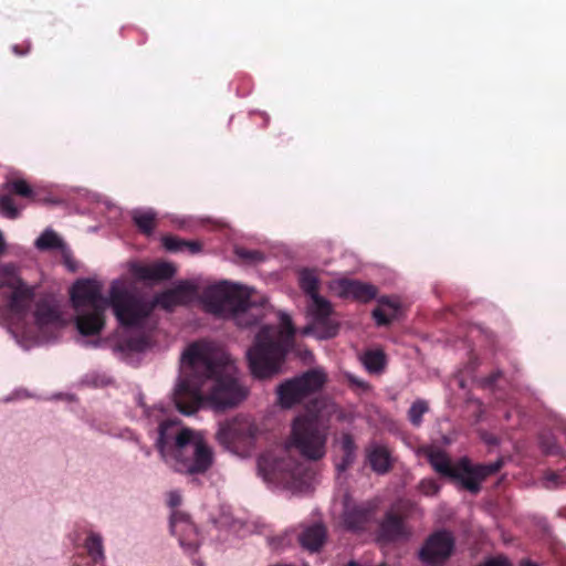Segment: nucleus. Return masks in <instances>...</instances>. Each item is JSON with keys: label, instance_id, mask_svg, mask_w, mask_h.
Returning <instances> with one entry per match:
<instances>
[{"label": "nucleus", "instance_id": "nucleus-40", "mask_svg": "<svg viewBox=\"0 0 566 566\" xmlns=\"http://www.w3.org/2000/svg\"><path fill=\"white\" fill-rule=\"evenodd\" d=\"M31 49H32V44L30 41H24L20 44L12 45V52L17 56H24V55L29 54Z\"/></svg>", "mask_w": 566, "mask_h": 566}, {"label": "nucleus", "instance_id": "nucleus-20", "mask_svg": "<svg viewBox=\"0 0 566 566\" xmlns=\"http://www.w3.org/2000/svg\"><path fill=\"white\" fill-rule=\"evenodd\" d=\"M133 274L142 281H165L171 279L176 268L168 262H157L150 265H134Z\"/></svg>", "mask_w": 566, "mask_h": 566}, {"label": "nucleus", "instance_id": "nucleus-15", "mask_svg": "<svg viewBox=\"0 0 566 566\" xmlns=\"http://www.w3.org/2000/svg\"><path fill=\"white\" fill-rule=\"evenodd\" d=\"M197 287L188 281L179 282L175 287L159 293L153 304L160 306L166 311H171L176 306L189 304L196 296Z\"/></svg>", "mask_w": 566, "mask_h": 566}, {"label": "nucleus", "instance_id": "nucleus-11", "mask_svg": "<svg viewBox=\"0 0 566 566\" xmlns=\"http://www.w3.org/2000/svg\"><path fill=\"white\" fill-rule=\"evenodd\" d=\"M6 300L8 311L18 318H23L33 300L34 289L29 286L17 273L14 266L4 265L0 270V291Z\"/></svg>", "mask_w": 566, "mask_h": 566}, {"label": "nucleus", "instance_id": "nucleus-25", "mask_svg": "<svg viewBox=\"0 0 566 566\" xmlns=\"http://www.w3.org/2000/svg\"><path fill=\"white\" fill-rule=\"evenodd\" d=\"M132 218L142 233L150 235L154 232L157 220V213L154 210H135Z\"/></svg>", "mask_w": 566, "mask_h": 566}, {"label": "nucleus", "instance_id": "nucleus-12", "mask_svg": "<svg viewBox=\"0 0 566 566\" xmlns=\"http://www.w3.org/2000/svg\"><path fill=\"white\" fill-rule=\"evenodd\" d=\"M307 310L312 322L302 329L303 335L314 334L322 339L333 338L337 335L339 326L331 319L333 310L326 298L322 297L319 294L314 295L311 297Z\"/></svg>", "mask_w": 566, "mask_h": 566}, {"label": "nucleus", "instance_id": "nucleus-36", "mask_svg": "<svg viewBox=\"0 0 566 566\" xmlns=\"http://www.w3.org/2000/svg\"><path fill=\"white\" fill-rule=\"evenodd\" d=\"M418 489L422 494L432 496L439 493L440 485L433 479H423L419 482Z\"/></svg>", "mask_w": 566, "mask_h": 566}, {"label": "nucleus", "instance_id": "nucleus-49", "mask_svg": "<svg viewBox=\"0 0 566 566\" xmlns=\"http://www.w3.org/2000/svg\"><path fill=\"white\" fill-rule=\"evenodd\" d=\"M146 413L148 417H151V415H153L149 410H146Z\"/></svg>", "mask_w": 566, "mask_h": 566}, {"label": "nucleus", "instance_id": "nucleus-23", "mask_svg": "<svg viewBox=\"0 0 566 566\" xmlns=\"http://www.w3.org/2000/svg\"><path fill=\"white\" fill-rule=\"evenodd\" d=\"M301 545L310 552H318L326 539V530L322 524L306 527L298 536Z\"/></svg>", "mask_w": 566, "mask_h": 566}, {"label": "nucleus", "instance_id": "nucleus-44", "mask_svg": "<svg viewBox=\"0 0 566 566\" xmlns=\"http://www.w3.org/2000/svg\"><path fill=\"white\" fill-rule=\"evenodd\" d=\"M185 248H187L192 254H195L201 250V244L197 241H186Z\"/></svg>", "mask_w": 566, "mask_h": 566}, {"label": "nucleus", "instance_id": "nucleus-4", "mask_svg": "<svg viewBox=\"0 0 566 566\" xmlns=\"http://www.w3.org/2000/svg\"><path fill=\"white\" fill-rule=\"evenodd\" d=\"M424 455L438 474L459 482L463 489L473 494L480 492L483 480L495 474L503 467L502 460L472 465L468 458H462L453 464L447 452L433 447L426 449Z\"/></svg>", "mask_w": 566, "mask_h": 566}, {"label": "nucleus", "instance_id": "nucleus-22", "mask_svg": "<svg viewBox=\"0 0 566 566\" xmlns=\"http://www.w3.org/2000/svg\"><path fill=\"white\" fill-rule=\"evenodd\" d=\"M375 506L369 503H361L353 507H348L344 513V522L350 530H364L371 520Z\"/></svg>", "mask_w": 566, "mask_h": 566}, {"label": "nucleus", "instance_id": "nucleus-35", "mask_svg": "<svg viewBox=\"0 0 566 566\" xmlns=\"http://www.w3.org/2000/svg\"><path fill=\"white\" fill-rule=\"evenodd\" d=\"M345 378L348 382V386L358 392H367L371 389V386L365 381L364 379L353 375V374H345Z\"/></svg>", "mask_w": 566, "mask_h": 566}, {"label": "nucleus", "instance_id": "nucleus-30", "mask_svg": "<svg viewBox=\"0 0 566 566\" xmlns=\"http://www.w3.org/2000/svg\"><path fill=\"white\" fill-rule=\"evenodd\" d=\"M6 189L11 196L15 195L32 201L36 200V192L24 179L15 178L8 181Z\"/></svg>", "mask_w": 566, "mask_h": 566}, {"label": "nucleus", "instance_id": "nucleus-42", "mask_svg": "<svg viewBox=\"0 0 566 566\" xmlns=\"http://www.w3.org/2000/svg\"><path fill=\"white\" fill-rule=\"evenodd\" d=\"M356 455L343 454L340 462L337 464L338 471H346L355 461Z\"/></svg>", "mask_w": 566, "mask_h": 566}, {"label": "nucleus", "instance_id": "nucleus-43", "mask_svg": "<svg viewBox=\"0 0 566 566\" xmlns=\"http://www.w3.org/2000/svg\"><path fill=\"white\" fill-rule=\"evenodd\" d=\"M502 377L501 370H495L484 378L483 384L485 387H492Z\"/></svg>", "mask_w": 566, "mask_h": 566}, {"label": "nucleus", "instance_id": "nucleus-24", "mask_svg": "<svg viewBox=\"0 0 566 566\" xmlns=\"http://www.w3.org/2000/svg\"><path fill=\"white\" fill-rule=\"evenodd\" d=\"M399 305L389 297L378 300V306L373 311V317L378 326H387L397 318Z\"/></svg>", "mask_w": 566, "mask_h": 566}, {"label": "nucleus", "instance_id": "nucleus-48", "mask_svg": "<svg viewBox=\"0 0 566 566\" xmlns=\"http://www.w3.org/2000/svg\"><path fill=\"white\" fill-rule=\"evenodd\" d=\"M347 566H359L356 562H350Z\"/></svg>", "mask_w": 566, "mask_h": 566}, {"label": "nucleus", "instance_id": "nucleus-37", "mask_svg": "<svg viewBox=\"0 0 566 566\" xmlns=\"http://www.w3.org/2000/svg\"><path fill=\"white\" fill-rule=\"evenodd\" d=\"M186 240L179 239L174 235H166L163 238V244L166 250L170 252H178L185 249Z\"/></svg>", "mask_w": 566, "mask_h": 566}, {"label": "nucleus", "instance_id": "nucleus-6", "mask_svg": "<svg viewBox=\"0 0 566 566\" xmlns=\"http://www.w3.org/2000/svg\"><path fill=\"white\" fill-rule=\"evenodd\" d=\"M176 447V452L166 462L175 472L187 475L205 474L212 467V448L200 433L182 428L177 437Z\"/></svg>", "mask_w": 566, "mask_h": 566}, {"label": "nucleus", "instance_id": "nucleus-14", "mask_svg": "<svg viewBox=\"0 0 566 566\" xmlns=\"http://www.w3.org/2000/svg\"><path fill=\"white\" fill-rule=\"evenodd\" d=\"M454 538L448 531L431 534L419 552V558L427 565L434 566L444 563L452 554Z\"/></svg>", "mask_w": 566, "mask_h": 566}, {"label": "nucleus", "instance_id": "nucleus-28", "mask_svg": "<svg viewBox=\"0 0 566 566\" xmlns=\"http://www.w3.org/2000/svg\"><path fill=\"white\" fill-rule=\"evenodd\" d=\"M318 284L319 280L315 270L303 269L298 272V285L310 297L318 294Z\"/></svg>", "mask_w": 566, "mask_h": 566}, {"label": "nucleus", "instance_id": "nucleus-2", "mask_svg": "<svg viewBox=\"0 0 566 566\" xmlns=\"http://www.w3.org/2000/svg\"><path fill=\"white\" fill-rule=\"evenodd\" d=\"M296 329L291 317L281 313L279 325H264L247 353L251 374L259 379L280 373L294 346Z\"/></svg>", "mask_w": 566, "mask_h": 566}, {"label": "nucleus", "instance_id": "nucleus-31", "mask_svg": "<svg viewBox=\"0 0 566 566\" xmlns=\"http://www.w3.org/2000/svg\"><path fill=\"white\" fill-rule=\"evenodd\" d=\"M365 368L371 374H378L386 366V356L381 350H367L363 357Z\"/></svg>", "mask_w": 566, "mask_h": 566}, {"label": "nucleus", "instance_id": "nucleus-38", "mask_svg": "<svg viewBox=\"0 0 566 566\" xmlns=\"http://www.w3.org/2000/svg\"><path fill=\"white\" fill-rule=\"evenodd\" d=\"M342 450L343 454L356 455V443L350 433H343L342 436Z\"/></svg>", "mask_w": 566, "mask_h": 566}, {"label": "nucleus", "instance_id": "nucleus-33", "mask_svg": "<svg viewBox=\"0 0 566 566\" xmlns=\"http://www.w3.org/2000/svg\"><path fill=\"white\" fill-rule=\"evenodd\" d=\"M0 214L11 220L20 217V210L10 193L0 197Z\"/></svg>", "mask_w": 566, "mask_h": 566}, {"label": "nucleus", "instance_id": "nucleus-29", "mask_svg": "<svg viewBox=\"0 0 566 566\" xmlns=\"http://www.w3.org/2000/svg\"><path fill=\"white\" fill-rule=\"evenodd\" d=\"M35 247L41 251L64 250L65 243L53 230H45L35 241Z\"/></svg>", "mask_w": 566, "mask_h": 566}, {"label": "nucleus", "instance_id": "nucleus-32", "mask_svg": "<svg viewBox=\"0 0 566 566\" xmlns=\"http://www.w3.org/2000/svg\"><path fill=\"white\" fill-rule=\"evenodd\" d=\"M429 411V405L423 399H417L413 401L408 410V420L415 427H420L422 423V417Z\"/></svg>", "mask_w": 566, "mask_h": 566}, {"label": "nucleus", "instance_id": "nucleus-46", "mask_svg": "<svg viewBox=\"0 0 566 566\" xmlns=\"http://www.w3.org/2000/svg\"><path fill=\"white\" fill-rule=\"evenodd\" d=\"M545 480H546L547 482H552V483H554L555 485H558V482H559V475H558L557 473H555V472H552V471H551V472H547V473L545 474Z\"/></svg>", "mask_w": 566, "mask_h": 566}, {"label": "nucleus", "instance_id": "nucleus-8", "mask_svg": "<svg viewBox=\"0 0 566 566\" xmlns=\"http://www.w3.org/2000/svg\"><path fill=\"white\" fill-rule=\"evenodd\" d=\"M108 306L122 326L137 327L151 314L155 304L130 292L123 283L113 282L109 289Z\"/></svg>", "mask_w": 566, "mask_h": 566}, {"label": "nucleus", "instance_id": "nucleus-47", "mask_svg": "<svg viewBox=\"0 0 566 566\" xmlns=\"http://www.w3.org/2000/svg\"><path fill=\"white\" fill-rule=\"evenodd\" d=\"M4 247H6V243H4V240H3L2 233L0 232V254H2V253H3V251H4Z\"/></svg>", "mask_w": 566, "mask_h": 566}, {"label": "nucleus", "instance_id": "nucleus-3", "mask_svg": "<svg viewBox=\"0 0 566 566\" xmlns=\"http://www.w3.org/2000/svg\"><path fill=\"white\" fill-rule=\"evenodd\" d=\"M108 297L103 296L102 285L94 280H78L71 289V302L77 315L75 325L83 336L98 335L105 325Z\"/></svg>", "mask_w": 566, "mask_h": 566}, {"label": "nucleus", "instance_id": "nucleus-18", "mask_svg": "<svg viewBox=\"0 0 566 566\" xmlns=\"http://www.w3.org/2000/svg\"><path fill=\"white\" fill-rule=\"evenodd\" d=\"M182 429L177 428V423L172 420H164L159 424L158 438L156 440V448L166 463L176 452L177 437L181 433Z\"/></svg>", "mask_w": 566, "mask_h": 566}, {"label": "nucleus", "instance_id": "nucleus-39", "mask_svg": "<svg viewBox=\"0 0 566 566\" xmlns=\"http://www.w3.org/2000/svg\"><path fill=\"white\" fill-rule=\"evenodd\" d=\"M483 566H511L509 560L503 557H496L489 559ZM521 566H537L535 563L525 559L521 562Z\"/></svg>", "mask_w": 566, "mask_h": 566}, {"label": "nucleus", "instance_id": "nucleus-9", "mask_svg": "<svg viewBox=\"0 0 566 566\" xmlns=\"http://www.w3.org/2000/svg\"><path fill=\"white\" fill-rule=\"evenodd\" d=\"M290 441L304 458L316 461L326 453L327 431L316 417L298 416L292 423Z\"/></svg>", "mask_w": 566, "mask_h": 566}, {"label": "nucleus", "instance_id": "nucleus-27", "mask_svg": "<svg viewBox=\"0 0 566 566\" xmlns=\"http://www.w3.org/2000/svg\"><path fill=\"white\" fill-rule=\"evenodd\" d=\"M84 548L93 563L97 564L105 559L103 538L99 534L90 532L85 538Z\"/></svg>", "mask_w": 566, "mask_h": 566}, {"label": "nucleus", "instance_id": "nucleus-17", "mask_svg": "<svg viewBox=\"0 0 566 566\" xmlns=\"http://www.w3.org/2000/svg\"><path fill=\"white\" fill-rule=\"evenodd\" d=\"M337 293L340 297L349 298L361 303H368L376 298L378 289L366 282L353 279H340L337 282Z\"/></svg>", "mask_w": 566, "mask_h": 566}, {"label": "nucleus", "instance_id": "nucleus-34", "mask_svg": "<svg viewBox=\"0 0 566 566\" xmlns=\"http://www.w3.org/2000/svg\"><path fill=\"white\" fill-rule=\"evenodd\" d=\"M235 255L248 264H258L265 260V256L261 251L245 248H237Z\"/></svg>", "mask_w": 566, "mask_h": 566}, {"label": "nucleus", "instance_id": "nucleus-45", "mask_svg": "<svg viewBox=\"0 0 566 566\" xmlns=\"http://www.w3.org/2000/svg\"><path fill=\"white\" fill-rule=\"evenodd\" d=\"M181 503V497L178 493L171 492L169 494V505L170 506H178Z\"/></svg>", "mask_w": 566, "mask_h": 566}, {"label": "nucleus", "instance_id": "nucleus-13", "mask_svg": "<svg viewBox=\"0 0 566 566\" xmlns=\"http://www.w3.org/2000/svg\"><path fill=\"white\" fill-rule=\"evenodd\" d=\"M255 433L256 427L248 418L234 417L220 423L216 438L226 449L232 450L250 443Z\"/></svg>", "mask_w": 566, "mask_h": 566}, {"label": "nucleus", "instance_id": "nucleus-1", "mask_svg": "<svg viewBox=\"0 0 566 566\" xmlns=\"http://www.w3.org/2000/svg\"><path fill=\"white\" fill-rule=\"evenodd\" d=\"M185 375L175 392L174 403L184 415H192L203 401L216 409L238 406L248 395L238 379L229 356L205 342L190 344L181 356Z\"/></svg>", "mask_w": 566, "mask_h": 566}, {"label": "nucleus", "instance_id": "nucleus-5", "mask_svg": "<svg viewBox=\"0 0 566 566\" xmlns=\"http://www.w3.org/2000/svg\"><path fill=\"white\" fill-rule=\"evenodd\" d=\"M202 302L207 311L219 316H233L242 327L252 326L260 321L259 315H252L250 292L239 285L226 282L207 287L202 293Z\"/></svg>", "mask_w": 566, "mask_h": 566}, {"label": "nucleus", "instance_id": "nucleus-41", "mask_svg": "<svg viewBox=\"0 0 566 566\" xmlns=\"http://www.w3.org/2000/svg\"><path fill=\"white\" fill-rule=\"evenodd\" d=\"M541 446L547 454H557L559 452V447L553 441L542 439Z\"/></svg>", "mask_w": 566, "mask_h": 566}, {"label": "nucleus", "instance_id": "nucleus-19", "mask_svg": "<svg viewBox=\"0 0 566 566\" xmlns=\"http://www.w3.org/2000/svg\"><path fill=\"white\" fill-rule=\"evenodd\" d=\"M407 535L403 517L394 511L387 512L378 528V541L389 543Z\"/></svg>", "mask_w": 566, "mask_h": 566}, {"label": "nucleus", "instance_id": "nucleus-10", "mask_svg": "<svg viewBox=\"0 0 566 566\" xmlns=\"http://www.w3.org/2000/svg\"><path fill=\"white\" fill-rule=\"evenodd\" d=\"M326 380V374L318 369H310L297 377L287 379L276 389L277 402L282 408L290 409L319 391Z\"/></svg>", "mask_w": 566, "mask_h": 566}, {"label": "nucleus", "instance_id": "nucleus-21", "mask_svg": "<svg viewBox=\"0 0 566 566\" xmlns=\"http://www.w3.org/2000/svg\"><path fill=\"white\" fill-rule=\"evenodd\" d=\"M367 460L374 472L385 474L392 467L390 451L386 446L373 443L367 450Z\"/></svg>", "mask_w": 566, "mask_h": 566}, {"label": "nucleus", "instance_id": "nucleus-26", "mask_svg": "<svg viewBox=\"0 0 566 566\" xmlns=\"http://www.w3.org/2000/svg\"><path fill=\"white\" fill-rule=\"evenodd\" d=\"M34 318L36 325L43 327L45 325L56 323L60 319V313L46 301H40L36 303Z\"/></svg>", "mask_w": 566, "mask_h": 566}, {"label": "nucleus", "instance_id": "nucleus-16", "mask_svg": "<svg viewBox=\"0 0 566 566\" xmlns=\"http://www.w3.org/2000/svg\"><path fill=\"white\" fill-rule=\"evenodd\" d=\"M170 531L178 536L179 544L185 551L192 553L199 547V535L197 527L189 517L181 512H174L170 518Z\"/></svg>", "mask_w": 566, "mask_h": 566}, {"label": "nucleus", "instance_id": "nucleus-7", "mask_svg": "<svg viewBox=\"0 0 566 566\" xmlns=\"http://www.w3.org/2000/svg\"><path fill=\"white\" fill-rule=\"evenodd\" d=\"M259 471L270 482H275L291 490H302L308 485L310 472L298 460L290 455L287 449L282 455L264 454L258 461Z\"/></svg>", "mask_w": 566, "mask_h": 566}]
</instances>
